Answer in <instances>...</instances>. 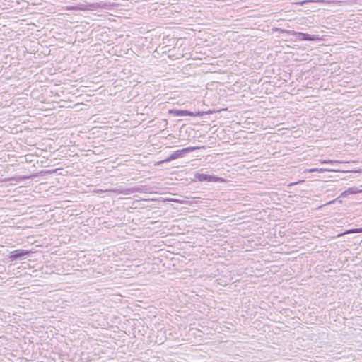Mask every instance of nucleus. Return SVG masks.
I'll use <instances>...</instances> for the list:
<instances>
[{"instance_id":"nucleus-1","label":"nucleus","mask_w":362,"mask_h":362,"mask_svg":"<svg viewBox=\"0 0 362 362\" xmlns=\"http://www.w3.org/2000/svg\"><path fill=\"white\" fill-rule=\"evenodd\" d=\"M198 147H187L182 149H179L175 151L173 153H172L170 156H169L168 158L164 159L163 160L160 161V163H168L171 160H175L179 158H182L184 156V155L187 153L192 152L194 150L197 149Z\"/></svg>"},{"instance_id":"nucleus-2","label":"nucleus","mask_w":362,"mask_h":362,"mask_svg":"<svg viewBox=\"0 0 362 362\" xmlns=\"http://www.w3.org/2000/svg\"><path fill=\"white\" fill-rule=\"evenodd\" d=\"M281 33H286L288 35H293V36H296V37H298V40H309V41H312V40H314L315 39V37L314 35H310L307 34V33H300V32H296V31L291 30L281 29Z\"/></svg>"},{"instance_id":"nucleus-3","label":"nucleus","mask_w":362,"mask_h":362,"mask_svg":"<svg viewBox=\"0 0 362 362\" xmlns=\"http://www.w3.org/2000/svg\"><path fill=\"white\" fill-rule=\"evenodd\" d=\"M30 253V251L25 250H16L11 252L9 259L11 261L21 260L25 259L27 255Z\"/></svg>"},{"instance_id":"nucleus-4","label":"nucleus","mask_w":362,"mask_h":362,"mask_svg":"<svg viewBox=\"0 0 362 362\" xmlns=\"http://www.w3.org/2000/svg\"><path fill=\"white\" fill-rule=\"evenodd\" d=\"M174 115L175 116H199V117H200V116L203 115V112H197L194 113V112H192L188 110H175L174 112Z\"/></svg>"},{"instance_id":"nucleus-5","label":"nucleus","mask_w":362,"mask_h":362,"mask_svg":"<svg viewBox=\"0 0 362 362\" xmlns=\"http://www.w3.org/2000/svg\"><path fill=\"white\" fill-rule=\"evenodd\" d=\"M359 192L357 187H350L343 192L341 194V197H346L349 194H357Z\"/></svg>"},{"instance_id":"nucleus-6","label":"nucleus","mask_w":362,"mask_h":362,"mask_svg":"<svg viewBox=\"0 0 362 362\" xmlns=\"http://www.w3.org/2000/svg\"><path fill=\"white\" fill-rule=\"evenodd\" d=\"M197 179L199 181L211 182V181L214 180V177L213 176H211V175H206V174H199L197 176Z\"/></svg>"},{"instance_id":"nucleus-7","label":"nucleus","mask_w":362,"mask_h":362,"mask_svg":"<svg viewBox=\"0 0 362 362\" xmlns=\"http://www.w3.org/2000/svg\"><path fill=\"white\" fill-rule=\"evenodd\" d=\"M361 232H362V228H355V229H351V230H347L344 233H361Z\"/></svg>"},{"instance_id":"nucleus-8","label":"nucleus","mask_w":362,"mask_h":362,"mask_svg":"<svg viewBox=\"0 0 362 362\" xmlns=\"http://www.w3.org/2000/svg\"><path fill=\"white\" fill-rule=\"evenodd\" d=\"M325 170L321 168V169H318V168H312V169H309L308 170V172L310 173H312V172H322L324 171Z\"/></svg>"},{"instance_id":"nucleus-9","label":"nucleus","mask_w":362,"mask_h":362,"mask_svg":"<svg viewBox=\"0 0 362 362\" xmlns=\"http://www.w3.org/2000/svg\"><path fill=\"white\" fill-rule=\"evenodd\" d=\"M334 161L332 160H322L321 161L322 163H333Z\"/></svg>"},{"instance_id":"nucleus-10","label":"nucleus","mask_w":362,"mask_h":362,"mask_svg":"<svg viewBox=\"0 0 362 362\" xmlns=\"http://www.w3.org/2000/svg\"><path fill=\"white\" fill-rule=\"evenodd\" d=\"M309 1H300V2H297L296 3V4H300V5H303L304 3H306V2H308Z\"/></svg>"}]
</instances>
